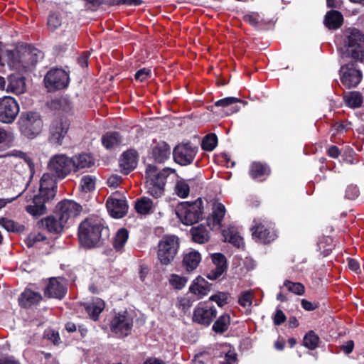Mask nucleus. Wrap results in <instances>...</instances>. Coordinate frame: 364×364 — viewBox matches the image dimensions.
Segmentation results:
<instances>
[{
  "label": "nucleus",
  "mask_w": 364,
  "mask_h": 364,
  "mask_svg": "<svg viewBox=\"0 0 364 364\" xmlns=\"http://www.w3.org/2000/svg\"><path fill=\"white\" fill-rule=\"evenodd\" d=\"M343 20L341 13L336 10H331L326 14L324 24L329 29H337L341 26Z\"/></svg>",
  "instance_id": "bb28decb"
},
{
  "label": "nucleus",
  "mask_w": 364,
  "mask_h": 364,
  "mask_svg": "<svg viewBox=\"0 0 364 364\" xmlns=\"http://www.w3.org/2000/svg\"><path fill=\"white\" fill-rule=\"evenodd\" d=\"M230 317L228 314H224L221 315L214 323L213 330L216 333H223L230 325Z\"/></svg>",
  "instance_id": "a19ab883"
},
{
  "label": "nucleus",
  "mask_w": 364,
  "mask_h": 364,
  "mask_svg": "<svg viewBox=\"0 0 364 364\" xmlns=\"http://www.w3.org/2000/svg\"><path fill=\"white\" fill-rule=\"evenodd\" d=\"M175 192L182 198L188 197L190 192L188 184L184 180L178 181L175 186Z\"/></svg>",
  "instance_id": "09e8293b"
},
{
  "label": "nucleus",
  "mask_w": 364,
  "mask_h": 364,
  "mask_svg": "<svg viewBox=\"0 0 364 364\" xmlns=\"http://www.w3.org/2000/svg\"><path fill=\"white\" fill-rule=\"evenodd\" d=\"M69 123L65 120H54L50 128L49 140L58 145H61L69 129Z\"/></svg>",
  "instance_id": "f3484780"
},
{
  "label": "nucleus",
  "mask_w": 364,
  "mask_h": 364,
  "mask_svg": "<svg viewBox=\"0 0 364 364\" xmlns=\"http://www.w3.org/2000/svg\"><path fill=\"white\" fill-rule=\"evenodd\" d=\"M42 225L45 227L50 232L60 233L65 225V223L60 220V218L57 215L55 216H48L42 220Z\"/></svg>",
  "instance_id": "393cba45"
},
{
  "label": "nucleus",
  "mask_w": 364,
  "mask_h": 364,
  "mask_svg": "<svg viewBox=\"0 0 364 364\" xmlns=\"http://www.w3.org/2000/svg\"><path fill=\"white\" fill-rule=\"evenodd\" d=\"M154 207L153 201L147 197H141L136 201L135 209L141 215H146L151 213Z\"/></svg>",
  "instance_id": "e433bc0d"
},
{
  "label": "nucleus",
  "mask_w": 364,
  "mask_h": 364,
  "mask_svg": "<svg viewBox=\"0 0 364 364\" xmlns=\"http://www.w3.org/2000/svg\"><path fill=\"white\" fill-rule=\"evenodd\" d=\"M169 282L174 288L181 289L185 287L187 279L183 277L172 274L169 279Z\"/></svg>",
  "instance_id": "864d4df0"
},
{
  "label": "nucleus",
  "mask_w": 364,
  "mask_h": 364,
  "mask_svg": "<svg viewBox=\"0 0 364 364\" xmlns=\"http://www.w3.org/2000/svg\"><path fill=\"white\" fill-rule=\"evenodd\" d=\"M223 235L225 241L232 243L237 247H240L243 245V239L238 234V232L233 228H228L223 231Z\"/></svg>",
  "instance_id": "c9c22d12"
},
{
  "label": "nucleus",
  "mask_w": 364,
  "mask_h": 364,
  "mask_svg": "<svg viewBox=\"0 0 364 364\" xmlns=\"http://www.w3.org/2000/svg\"><path fill=\"white\" fill-rule=\"evenodd\" d=\"M45 239L46 237L41 233L31 234L27 240V245L28 247H33L36 242L43 241Z\"/></svg>",
  "instance_id": "13d9d810"
},
{
  "label": "nucleus",
  "mask_w": 364,
  "mask_h": 364,
  "mask_svg": "<svg viewBox=\"0 0 364 364\" xmlns=\"http://www.w3.org/2000/svg\"><path fill=\"white\" fill-rule=\"evenodd\" d=\"M174 172L175 171L170 168L158 171L154 165L149 164L146 168L147 193L155 198L161 197L164 193L166 178Z\"/></svg>",
  "instance_id": "7ed1b4c3"
},
{
  "label": "nucleus",
  "mask_w": 364,
  "mask_h": 364,
  "mask_svg": "<svg viewBox=\"0 0 364 364\" xmlns=\"http://www.w3.org/2000/svg\"><path fill=\"white\" fill-rule=\"evenodd\" d=\"M105 304L102 299L100 298H95L87 305L85 309L90 317L92 320L97 321L100 314L105 309Z\"/></svg>",
  "instance_id": "c85d7f7f"
},
{
  "label": "nucleus",
  "mask_w": 364,
  "mask_h": 364,
  "mask_svg": "<svg viewBox=\"0 0 364 364\" xmlns=\"http://www.w3.org/2000/svg\"><path fill=\"white\" fill-rule=\"evenodd\" d=\"M136 164L137 153L136 151L129 150L122 154L119 161V166L122 173L128 174L136 168Z\"/></svg>",
  "instance_id": "4be33fe9"
},
{
  "label": "nucleus",
  "mask_w": 364,
  "mask_h": 364,
  "mask_svg": "<svg viewBox=\"0 0 364 364\" xmlns=\"http://www.w3.org/2000/svg\"><path fill=\"white\" fill-rule=\"evenodd\" d=\"M318 341V336L314 331H310L304 338V346L309 349L314 350L317 347Z\"/></svg>",
  "instance_id": "49530a36"
},
{
  "label": "nucleus",
  "mask_w": 364,
  "mask_h": 364,
  "mask_svg": "<svg viewBox=\"0 0 364 364\" xmlns=\"http://www.w3.org/2000/svg\"><path fill=\"white\" fill-rule=\"evenodd\" d=\"M129 238V232L125 228H120L116 232L113 240V247L117 252H122Z\"/></svg>",
  "instance_id": "72a5a7b5"
},
{
  "label": "nucleus",
  "mask_w": 364,
  "mask_h": 364,
  "mask_svg": "<svg viewBox=\"0 0 364 364\" xmlns=\"http://www.w3.org/2000/svg\"><path fill=\"white\" fill-rule=\"evenodd\" d=\"M57 208V215L65 223L78 215L82 209L79 204L70 200L61 201L58 204Z\"/></svg>",
  "instance_id": "dca6fc26"
},
{
  "label": "nucleus",
  "mask_w": 364,
  "mask_h": 364,
  "mask_svg": "<svg viewBox=\"0 0 364 364\" xmlns=\"http://www.w3.org/2000/svg\"><path fill=\"white\" fill-rule=\"evenodd\" d=\"M171 147L164 141H154L151 145L150 156L157 163H164L170 158Z\"/></svg>",
  "instance_id": "6ab92c4d"
},
{
  "label": "nucleus",
  "mask_w": 364,
  "mask_h": 364,
  "mask_svg": "<svg viewBox=\"0 0 364 364\" xmlns=\"http://www.w3.org/2000/svg\"><path fill=\"white\" fill-rule=\"evenodd\" d=\"M143 364H167L164 360L156 358H147Z\"/></svg>",
  "instance_id": "774afa93"
},
{
  "label": "nucleus",
  "mask_w": 364,
  "mask_h": 364,
  "mask_svg": "<svg viewBox=\"0 0 364 364\" xmlns=\"http://www.w3.org/2000/svg\"><path fill=\"white\" fill-rule=\"evenodd\" d=\"M237 102L243 103L245 105L246 104L245 102H244L237 97H225V98H223V99H221V100L217 101L215 103V105L216 107H228L231 106L232 105L237 103Z\"/></svg>",
  "instance_id": "603ef678"
},
{
  "label": "nucleus",
  "mask_w": 364,
  "mask_h": 364,
  "mask_svg": "<svg viewBox=\"0 0 364 364\" xmlns=\"http://www.w3.org/2000/svg\"><path fill=\"white\" fill-rule=\"evenodd\" d=\"M237 360V355L234 351L229 350L225 355V361L222 364H235Z\"/></svg>",
  "instance_id": "680f3d73"
},
{
  "label": "nucleus",
  "mask_w": 364,
  "mask_h": 364,
  "mask_svg": "<svg viewBox=\"0 0 364 364\" xmlns=\"http://www.w3.org/2000/svg\"><path fill=\"white\" fill-rule=\"evenodd\" d=\"M8 57V65L10 68L20 69V67L28 69L34 66L39 60L43 59V53L36 49L31 48L26 50L21 55L18 50L6 52Z\"/></svg>",
  "instance_id": "423d86ee"
},
{
  "label": "nucleus",
  "mask_w": 364,
  "mask_h": 364,
  "mask_svg": "<svg viewBox=\"0 0 364 364\" xmlns=\"http://www.w3.org/2000/svg\"><path fill=\"white\" fill-rule=\"evenodd\" d=\"M8 156H13L16 159H22L27 165L31 175H33L35 173V164L33 159L26 152L21 150L14 149L8 152Z\"/></svg>",
  "instance_id": "473e14b6"
},
{
  "label": "nucleus",
  "mask_w": 364,
  "mask_h": 364,
  "mask_svg": "<svg viewBox=\"0 0 364 364\" xmlns=\"http://www.w3.org/2000/svg\"><path fill=\"white\" fill-rule=\"evenodd\" d=\"M189 291L198 298H202L210 291V284L204 278L198 277L193 281Z\"/></svg>",
  "instance_id": "b1692460"
},
{
  "label": "nucleus",
  "mask_w": 364,
  "mask_h": 364,
  "mask_svg": "<svg viewBox=\"0 0 364 364\" xmlns=\"http://www.w3.org/2000/svg\"><path fill=\"white\" fill-rule=\"evenodd\" d=\"M253 297L254 296L252 291H243L238 297V303L242 307L245 309H248L251 306L252 304Z\"/></svg>",
  "instance_id": "de8ad7c7"
},
{
  "label": "nucleus",
  "mask_w": 364,
  "mask_h": 364,
  "mask_svg": "<svg viewBox=\"0 0 364 364\" xmlns=\"http://www.w3.org/2000/svg\"><path fill=\"white\" fill-rule=\"evenodd\" d=\"M0 225L8 232H21L24 230L23 225L5 218H0Z\"/></svg>",
  "instance_id": "37998d69"
},
{
  "label": "nucleus",
  "mask_w": 364,
  "mask_h": 364,
  "mask_svg": "<svg viewBox=\"0 0 364 364\" xmlns=\"http://www.w3.org/2000/svg\"><path fill=\"white\" fill-rule=\"evenodd\" d=\"M359 195V190L356 186H349L346 191V197L353 200L357 198Z\"/></svg>",
  "instance_id": "bf43d9fd"
},
{
  "label": "nucleus",
  "mask_w": 364,
  "mask_h": 364,
  "mask_svg": "<svg viewBox=\"0 0 364 364\" xmlns=\"http://www.w3.org/2000/svg\"><path fill=\"white\" fill-rule=\"evenodd\" d=\"M70 158L73 161V171H77L82 168H90L94 164L92 157L87 154H81Z\"/></svg>",
  "instance_id": "cd10ccee"
},
{
  "label": "nucleus",
  "mask_w": 364,
  "mask_h": 364,
  "mask_svg": "<svg viewBox=\"0 0 364 364\" xmlns=\"http://www.w3.org/2000/svg\"><path fill=\"white\" fill-rule=\"evenodd\" d=\"M283 286L290 292L301 296L305 292V287L304 286L300 283V282H293L290 280H285L284 282Z\"/></svg>",
  "instance_id": "c03bdc74"
},
{
  "label": "nucleus",
  "mask_w": 364,
  "mask_h": 364,
  "mask_svg": "<svg viewBox=\"0 0 364 364\" xmlns=\"http://www.w3.org/2000/svg\"><path fill=\"white\" fill-rule=\"evenodd\" d=\"M268 166L259 162H253L250 168V174L252 178L256 179L261 176L269 175Z\"/></svg>",
  "instance_id": "4c0bfd02"
},
{
  "label": "nucleus",
  "mask_w": 364,
  "mask_h": 364,
  "mask_svg": "<svg viewBox=\"0 0 364 364\" xmlns=\"http://www.w3.org/2000/svg\"><path fill=\"white\" fill-rule=\"evenodd\" d=\"M14 139V134L11 129L0 127V150L11 147Z\"/></svg>",
  "instance_id": "f704fd0d"
},
{
  "label": "nucleus",
  "mask_w": 364,
  "mask_h": 364,
  "mask_svg": "<svg viewBox=\"0 0 364 364\" xmlns=\"http://www.w3.org/2000/svg\"><path fill=\"white\" fill-rule=\"evenodd\" d=\"M225 213L226 209L223 204L220 203H214L211 215L213 225H220Z\"/></svg>",
  "instance_id": "58836bf2"
},
{
  "label": "nucleus",
  "mask_w": 364,
  "mask_h": 364,
  "mask_svg": "<svg viewBox=\"0 0 364 364\" xmlns=\"http://www.w3.org/2000/svg\"><path fill=\"white\" fill-rule=\"evenodd\" d=\"M197 148L189 143H183L176 146L173 151V156L176 163L186 166L193 163Z\"/></svg>",
  "instance_id": "4468645a"
},
{
  "label": "nucleus",
  "mask_w": 364,
  "mask_h": 364,
  "mask_svg": "<svg viewBox=\"0 0 364 364\" xmlns=\"http://www.w3.org/2000/svg\"><path fill=\"white\" fill-rule=\"evenodd\" d=\"M179 247L175 235L164 236L159 243L158 258L163 264H168L175 257Z\"/></svg>",
  "instance_id": "1a4fd4ad"
},
{
  "label": "nucleus",
  "mask_w": 364,
  "mask_h": 364,
  "mask_svg": "<svg viewBox=\"0 0 364 364\" xmlns=\"http://www.w3.org/2000/svg\"><path fill=\"white\" fill-rule=\"evenodd\" d=\"M95 185V178L91 176H84L80 181V188L82 191L89 192L94 189Z\"/></svg>",
  "instance_id": "3c124183"
},
{
  "label": "nucleus",
  "mask_w": 364,
  "mask_h": 364,
  "mask_svg": "<svg viewBox=\"0 0 364 364\" xmlns=\"http://www.w3.org/2000/svg\"><path fill=\"white\" fill-rule=\"evenodd\" d=\"M228 294L224 292H219L210 297V300L215 301L220 307L228 303Z\"/></svg>",
  "instance_id": "6e6d98bb"
},
{
  "label": "nucleus",
  "mask_w": 364,
  "mask_h": 364,
  "mask_svg": "<svg viewBox=\"0 0 364 364\" xmlns=\"http://www.w3.org/2000/svg\"><path fill=\"white\" fill-rule=\"evenodd\" d=\"M9 83L7 85L6 91L16 95L22 94L26 90V83L23 77L11 76L9 78Z\"/></svg>",
  "instance_id": "c756f323"
},
{
  "label": "nucleus",
  "mask_w": 364,
  "mask_h": 364,
  "mask_svg": "<svg viewBox=\"0 0 364 364\" xmlns=\"http://www.w3.org/2000/svg\"><path fill=\"white\" fill-rule=\"evenodd\" d=\"M191 233L193 241L200 244L205 243L209 239L208 229L203 225L192 228Z\"/></svg>",
  "instance_id": "2f4dec72"
},
{
  "label": "nucleus",
  "mask_w": 364,
  "mask_h": 364,
  "mask_svg": "<svg viewBox=\"0 0 364 364\" xmlns=\"http://www.w3.org/2000/svg\"><path fill=\"white\" fill-rule=\"evenodd\" d=\"M45 85L49 90L65 87L69 82L68 73L63 69L50 70L45 77Z\"/></svg>",
  "instance_id": "ddd939ff"
},
{
  "label": "nucleus",
  "mask_w": 364,
  "mask_h": 364,
  "mask_svg": "<svg viewBox=\"0 0 364 364\" xmlns=\"http://www.w3.org/2000/svg\"><path fill=\"white\" fill-rule=\"evenodd\" d=\"M340 78L346 88L356 87L362 79V73L355 67L354 63H349L341 67Z\"/></svg>",
  "instance_id": "f8f14e48"
},
{
  "label": "nucleus",
  "mask_w": 364,
  "mask_h": 364,
  "mask_svg": "<svg viewBox=\"0 0 364 364\" xmlns=\"http://www.w3.org/2000/svg\"><path fill=\"white\" fill-rule=\"evenodd\" d=\"M54 183L48 175L42 176L38 194L26 193L25 210L34 218H38L46 213V204L53 200L56 194L53 189Z\"/></svg>",
  "instance_id": "f257e3e1"
},
{
  "label": "nucleus",
  "mask_w": 364,
  "mask_h": 364,
  "mask_svg": "<svg viewBox=\"0 0 364 364\" xmlns=\"http://www.w3.org/2000/svg\"><path fill=\"white\" fill-rule=\"evenodd\" d=\"M18 123L21 132L28 138L33 139L41 132L43 121L37 112H23Z\"/></svg>",
  "instance_id": "6e6552de"
},
{
  "label": "nucleus",
  "mask_w": 364,
  "mask_h": 364,
  "mask_svg": "<svg viewBox=\"0 0 364 364\" xmlns=\"http://www.w3.org/2000/svg\"><path fill=\"white\" fill-rule=\"evenodd\" d=\"M20 111L18 102L11 96L0 98V122L11 124L15 121Z\"/></svg>",
  "instance_id": "9d476101"
},
{
  "label": "nucleus",
  "mask_w": 364,
  "mask_h": 364,
  "mask_svg": "<svg viewBox=\"0 0 364 364\" xmlns=\"http://www.w3.org/2000/svg\"><path fill=\"white\" fill-rule=\"evenodd\" d=\"M245 21L253 26H256L259 20V15L257 13L247 14L244 17Z\"/></svg>",
  "instance_id": "052dcab7"
},
{
  "label": "nucleus",
  "mask_w": 364,
  "mask_h": 364,
  "mask_svg": "<svg viewBox=\"0 0 364 364\" xmlns=\"http://www.w3.org/2000/svg\"><path fill=\"white\" fill-rule=\"evenodd\" d=\"M73 161L71 158L64 154L53 155L47 163L48 172L42 176L48 175L53 181V189H57V179H63L73 171Z\"/></svg>",
  "instance_id": "f03ea898"
},
{
  "label": "nucleus",
  "mask_w": 364,
  "mask_h": 364,
  "mask_svg": "<svg viewBox=\"0 0 364 364\" xmlns=\"http://www.w3.org/2000/svg\"><path fill=\"white\" fill-rule=\"evenodd\" d=\"M151 75V71L149 68H144L139 70L134 75L136 80L144 82L147 79L150 78Z\"/></svg>",
  "instance_id": "4d7b16f0"
},
{
  "label": "nucleus",
  "mask_w": 364,
  "mask_h": 364,
  "mask_svg": "<svg viewBox=\"0 0 364 364\" xmlns=\"http://www.w3.org/2000/svg\"><path fill=\"white\" fill-rule=\"evenodd\" d=\"M252 236L263 243H269L277 237L272 225L267 222L255 225L252 227Z\"/></svg>",
  "instance_id": "a211bd4d"
},
{
  "label": "nucleus",
  "mask_w": 364,
  "mask_h": 364,
  "mask_svg": "<svg viewBox=\"0 0 364 364\" xmlns=\"http://www.w3.org/2000/svg\"><path fill=\"white\" fill-rule=\"evenodd\" d=\"M122 181L121 176L118 175H112L107 180V184L109 187L116 188Z\"/></svg>",
  "instance_id": "e2e57ef3"
},
{
  "label": "nucleus",
  "mask_w": 364,
  "mask_h": 364,
  "mask_svg": "<svg viewBox=\"0 0 364 364\" xmlns=\"http://www.w3.org/2000/svg\"><path fill=\"white\" fill-rule=\"evenodd\" d=\"M66 293L65 284L56 278H51L45 289V295L48 297L61 299Z\"/></svg>",
  "instance_id": "412c9836"
},
{
  "label": "nucleus",
  "mask_w": 364,
  "mask_h": 364,
  "mask_svg": "<svg viewBox=\"0 0 364 364\" xmlns=\"http://www.w3.org/2000/svg\"><path fill=\"white\" fill-rule=\"evenodd\" d=\"M103 229L104 228L96 222L84 220L79 226L78 236L80 244L86 248L99 246Z\"/></svg>",
  "instance_id": "39448f33"
},
{
  "label": "nucleus",
  "mask_w": 364,
  "mask_h": 364,
  "mask_svg": "<svg viewBox=\"0 0 364 364\" xmlns=\"http://www.w3.org/2000/svg\"><path fill=\"white\" fill-rule=\"evenodd\" d=\"M201 262V255L196 250H189L184 253L183 267L187 272H193Z\"/></svg>",
  "instance_id": "5701e85b"
},
{
  "label": "nucleus",
  "mask_w": 364,
  "mask_h": 364,
  "mask_svg": "<svg viewBox=\"0 0 364 364\" xmlns=\"http://www.w3.org/2000/svg\"><path fill=\"white\" fill-rule=\"evenodd\" d=\"M343 42L346 50L342 53L353 59L364 60V34L355 28H349L343 32Z\"/></svg>",
  "instance_id": "20e7f679"
},
{
  "label": "nucleus",
  "mask_w": 364,
  "mask_h": 364,
  "mask_svg": "<svg viewBox=\"0 0 364 364\" xmlns=\"http://www.w3.org/2000/svg\"><path fill=\"white\" fill-rule=\"evenodd\" d=\"M203 202L198 198L194 202H183L176 208V215L181 223L186 225H192L202 217Z\"/></svg>",
  "instance_id": "0eeeda50"
},
{
  "label": "nucleus",
  "mask_w": 364,
  "mask_h": 364,
  "mask_svg": "<svg viewBox=\"0 0 364 364\" xmlns=\"http://www.w3.org/2000/svg\"><path fill=\"white\" fill-rule=\"evenodd\" d=\"M212 260L217 269L225 271L226 268V259L223 255L215 253L212 255Z\"/></svg>",
  "instance_id": "5fc2aeb1"
},
{
  "label": "nucleus",
  "mask_w": 364,
  "mask_h": 364,
  "mask_svg": "<svg viewBox=\"0 0 364 364\" xmlns=\"http://www.w3.org/2000/svg\"><path fill=\"white\" fill-rule=\"evenodd\" d=\"M286 320V316L284 314V312L280 310L277 309L274 316V323L275 325H280L282 323H284Z\"/></svg>",
  "instance_id": "0e129e2a"
},
{
  "label": "nucleus",
  "mask_w": 364,
  "mask_h": 364,
  "mask_svg": "<svg viewBox=\"0 0 364 364\" xmlns=\"http://www.w3.org/2000/svg\"><path fill=\"white\" fill-rule=\"evenodd\" d=\"M344 100L348 106L353 108L359 107L363 103L361 94L356 91L347 93L344 97Z\"/></svg>",
  "instance_id": "79ce46f5"
},
{
  "label": "nucleus",
  "mask_w": 364,
  "mask_h": 364,
  "mask_svg": "<svg viewBox=\"0 0 364 364\" xmlns=\"http://www.w3.org/2000/svg\"><path fill=\"white\" fill-rule=\"evenodd\" d=\"M217 144V136L215 134H209L203 138L201 146L203 149L211 151L215 148Z\"/></svg>",
  "instance_id": "a18cd8bd"
},
{
  "label": "nucleus",
  "mask_w": 364,
  "mask_h": 364,
  "mask_svg": "<svg viewBox=\"0 0 364 364\" xmlns=\"http://www.w3.org/2000/svg\"><path fill=\"white\" fill-rule=\"evenodd\" d=\"M108 212L113 218H122L127 212V201L123 199L109 198L106 203Z\"/></svg>",
  "instance_id": "aec40b11"
},
{
  "label": "nucleus",
  "mask_w": 364,
  "mask_h": 364,
  "mask_svg": "<svg viewBox=\"0 0 364 364\" xmlns=\"http://www.w3.org/2000/svg\"><path fill=\"white\" fill-rule=\"evenodd\" d=\"M50 107L54 109L68 112L71 110L72 104L68 98L59 97L51 101Z\"/></svg>",
  "instance_id": "ea45409f"
},
{
  "label": "nucleus",
  "mask_w": 364,
  "mask_h": 364,
  "mask_svg": "<svg viewBox=\"0 0 364 364\" xmlns=\"http://www.w3.org/2000/svg\"><path fill=\"white\" fill-rule=\"evenodd\" d=\"M42 299L40 293L29 289H25L18 298L19 304L23 307H28L38 304Z\"/></svg>",
  "instance_id": "a878e982"
},
{
  "label": "nucleus",
  "mask_w": 364,
  "mask_h": 364,
  "mask_svg": "<svg viewBox=\"0 0 364 364\" xmlns=\"http://www.w3.org/2000/svg\"><path fill=\"white\" fill-rule=\"evenodd\" d=\"M216 315L217 310L214 306L200 304L194 309L193 321L199 324L209 326Z\"/></svg>",
  "instance_id": "2eb2a0df"
},
{
  "label": "nucleus",
  "mask_w": 364,
  "mask_h": 364,
  "mask_svg": "<svg viewBox=\"0 0 364 364\" xmlns=\"http://www.w3.org/2000/svg\"><path fill=\"white\" fill-rule=\"evenodd\" d=\"M223 272L224 271L218 269L216 267H215L207 274V277L210 280H215L220 276H221Z\"/></svg>",
  "instance_id": "69168bd1"
},
{
  "label": "nucleus",
  "mask_w": 364,
  "mask_h": 364,
  "mask_svg": "<svg viewBox=\"0 0 364 364\" xmlns=\"http://www.w3.org/2000/svg\"><path fill=\"white\" fill-rule=\"evenodd\" d=\"M122 142V138L117 132H107L102 137L103 146L107 149H114Z\"/></svg>",
  "instance_id": "7c9ffc66"
},
{
  "label": "nucleus",
  "mask_w": 364,
  "mask_h": 364,
  "mask_svg": "<svg viewBox=\"0 0 364 364\" xmlns=\"http://www.w3.org/2000/svg\"><path fill=\"white\" fill-rule=\"evenodd\" d=\"M48 28L50 31H55L62 25L61 16L57 14H51L48 18Z\"/></svg>",
  "instance_id": "8fccbe9b"
},
{
  "label": "nucleus",
  "mask_w": 364,
  "mask_h": 364,
  "mask_svg": "<svg viewBox=\"0 0 364 364\" xmlns=\"http://www.w3.org/2000/svg\"><path fill=\"white\" fill-rule=\"evenodd\" d=\"M191 306V301L189 299L186 298L181 299L178 301V306L179 308H181L182 310L186 311L188 310Z\"/></svg>",
  "instance_id": "338daca9"
},
{
  "label": "nucleus",
  "mask_w": 364,
  "mask_h": 364,
  "mask_svg": "<svg viewBox=\"0 0 364 364\" xmlns=\"http://www.w3.org/2000/svg\"><path fill=\"white\" fill-rule=\"evenodd\" d=\"M132 326L133 318L127 311L116 314L110 323L111 331L119 337L127 336Z\"/></svg>",
  "instance_id": "9b49d317"
}]
</instances>
